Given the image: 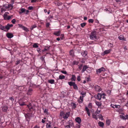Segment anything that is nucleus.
Returning <instances> with one entry per match:
<instances>
[{"label":"nucleus","mask_w":128,"mask_h":128,"mask_svg":"<svg viewBox=\"0 0 128 128\" xmlns=\"http://www.w3.org/2000/svg\"><path fill=\"white\" fill-rule=\"evenodd\" d=\"M96 32L95 31H92L91 33L90 36V39L94 40L96 38L97 36L96 35Z\"/></svg>","instance_id":"1"},{"label":"nucleus","mask_w":128,"mask_h":128,"mask_svg":"<svg viewBox=\"0 0 128 128\" xmlns=\"http://www.w3.org/2000/svg\"><path fill=\"white\" fill-rule=\"evenodd\" d=\"M68 84L70 86H73L74 89L76 90L78 89V86L74 82H68Z\"/></svg>","instance_id":"2"},{"label":"nucleus","mask_w":128,"mask_h":128,"mask_svg":"<svg viewBox=\"0 0 128 128\" xmlns=\"http://www.w3.org/2000/svg\"><path fill=\"white\" fill-rule=\"evenodd\" d=\"M106 70L105 69L104 67H102L96 70V72L97 74H99L100 73L104 72Z\"/></svg>","instance_id":"3"},{"label":"nucleus","mask_w":128,"mask_h":128,"mask_svg":"<svg viewBox=\"0 0 128 128\" xmlns=\"http://www.w3.org/2000/svg\"><path fill=\"white\" fill-rule=\"evenodd\" d=\"M8 5L4 4L3 6H1V12H2L3 11H5L6 9H8Z\"/></svg>","instance_id":"4"},{"label":"nucleus","mask_w":128,"mask_h":128,"mask_svg":"<svg viewBox=\"0 0 128 128\" xmlns=\"http://www.w3.org/2000/svg\"><path fill=\"white\" fill-rule=\"evenodd\" d=\"M68 124H69L65 126V128H70V126H72L73 125V123L72 121H69Z\"/></svg>","instance_id":"5"},{"label":"nucleus","mask_w":128,"mask_h":128,"mask_svg":"<svg viewBox=\"0 0 128 128\" xmlns=\"http://www.w3.org/2000/svg\"><path fill=\"white\" fill-rule=\"evenodd\" d=\"M24 116L26 120L29 121L31 116L30 114L29 113L25 114Z\"/></svg>","instance_id":"6"},{"label":"nucleus","mask_w":128,"mask_h":128,"mask_svg":"<svg viewBox=\"0 0 128 128\" xmlns=\"http://www.w3.org/2000/svg\"><path fill=\"white\" fill-rule=\"evenodd\" d=\"M27 106L30 110L32 109L34 111H35V106H32V105L29 104V105H28Z\"/></svg>","instance_id":"7"},{"label":"nucleus","mask_w":128,"mask_h":128,"mask_svg":"<svg viewBox=\"0 0 128 128\" xmlns=\"http://www.w3.org/2000/svg\"><path fill=\"white\" fill-rule=\"evenodd\" d=\"M100 96V98H98V100H100L101 98H102L103 99H104L105 98V94L104 93H103L102 94H100L98 93V96Z\"/></svg>","instance_id":"8"},{"label":"nucleus","mask_w":128,"mask_h":128,"mask_svg":"<svg viewBox=\"0 0 128 128\" xmlns=\"http://www.w3.org/2000/svg\"><path fill=\"white\" fill-rule=\"evenodd\" d=\"M70 114V112H66L64 116L63 117V118L65 119H67L69 116Z\"/></svg>","instance_id":"9"},{"label":"nucleus","mask_w":128,"mask_h":128,"mask_svg":"<svg viewBox=\"0 0 128 128\" xmlns=\"http://www.w3.org/2000/svg\"><path fill=\"white\" fill-rule=\"evenodd\" d=\"M95 89L96 91L97 92H100L102 90L101 88L98 85L96 86H95Z\"/></svg>","instance_id":"10"},{"label":"nucleus","mask_w":128,"mask_h":128,"mask_svg":"<svg viewBox=\"0 0 128 128\" xmlns=\"http://www.w3.org/2000/svg\"><path fill=\"white\" fill-rule=\"evenodd\" d=\"M0 28L1 30H3L4 31H6V29L7 30H9V28L8 27V26H1Z\"/></svg>","instance_id":"11"},{"label":"nucleus","mask_w":128,"mask_h":128,"mask_svg":"<svg viewBox=\"0 0 128 128\" xmlns=\"http://www.w3.org/2000/svg\"><path fill=\"white\" fill-rule=\"evenodd\" d=\"M18 26L20 27L21 28H22L24 30L26 31H28V29L27 28H26L23 26L22 25L20 24H19Z\"/></svg>","instance_id":"12"},{"label":"nucleus","mask_w":128,"mask_h":128,"mask_svg":"<svg viewBox=\"0 0 128 128\" xmlns=\"http://www.w3.org/2000/svg\"><path fill=\"white\" fill-rule=\"evenodd\" d=\"M75 120L78 124H80L81 122V119L78 117H77L75 119Z\"/></svg>","instance_id":"13"},{"label":"nucleus","mask_w":128,"mask_h":128,"mask_svg":"<svg viewBox=\"0 0 128 128\" xmlns=\"http://www.w3.org/2000/svg\"><path fill=\"white\" fill-rule=\"evenodd\" d=\"M111 51V50L110 49L104 51V52L103 55H105V54H107L109 53Z\"/></svg>","instance_id":"14"},{"label":"nucleus","mask_w":128,"mask_h":128,"mask_svg":"<svg viewBox=\"0 0 128 128\" xmlns=\"http://www.w3.org/2000/svg\"><path fill=\"white\" fill-rule=\"evenodd\" d=\"M32 90L31 89H29L28 90L27 94L29 95H30L32 94Z\"/></svg>","instance_id":"15"},{"label":"nucleus","mask_w":128,"mask_h":128,"mask_svg":"<svg viewBox=\"0 0 128 128\" xmlns=\"http://www.w3.org/2000/svg\"><path fill=\"white\" fill-rule=\"evenodd\" d=\"M7 37L9 38H12L13 36V35L10 33H8L6 35Z\"/></svg>","instance_id":"16"},{"label":"nucleus","mask_w":128,"mask_h":128,"mask_svg":"<svg viewBox=\"0 0 128 128\" xmlns=\"http://www.w3.org/2000/svg\"><path fill=\"white\" fill-rule=\"evenodd\" d=\"M82 55L84 57L86 56L87 54V52L86 51H84L82 52L81 53Z\"/></svg>","instance_id":"17"},{"label":"nucleus","mask_w":128,"mask_h":128,"mask_svg":"<svg viewBox=\"0 0 128 128\" xmlns=\"http://www.w3.org/2000/svg\"><path fill=\"white\" fill-rule=\"evenodd\" d=\"M8 109V107L6 106H4L2 107V110L4 112H6Z\"/></svg>","instance_id":"18"},{"label":"nucleus","mask_w":128,"mask_h":128,"mask_svg":"<svg viewBox=\"0 0 128 128\" xmlns=\"http://www.w3.org/2000/svg\"><path fill=\"white\" fill-rule=\"evenodd\" d=\"M98 125L100 127H104V123L101 122L99 121L98 123Z\"/></svg>","instance_id":"19"},{"label":"nucleus","mask_w":128,"mask_h":128,"mask_svg":"<svg viewBox=\"0 0 128 128\" xmlns=\"http://www.w3.org/2000/svg\"><path fill=\"white\" fill-rule=\"evenodd\" d=\"M26 10L24 8H22L20 9V11L19 12L20 14H21L25 12Z\"/></svg>","instance_id":"20"},{"label":"nucleus","mask_w":128,"mask_h":128,"mask_svg":"<svg viewBox=\"0 0 128 128\" xmlns=\"http://www.w3.org/2000/svg\"><path fill=\"white\" fill-rule=\"evenodd\" d=\"M88 68V67L86 66H84L83 67V69L82 70V72H83L86 70Z\"/></svg>","instance_id":"21"},{"label":"nucleus","mask_w":128,"mask_h":128,"mask_svg":"<svg viewBox=\"0 0 128 128\" xmlns=\"http://www.w3.org/2000/svg\"><path fill=\"white\" fill-rule=\"evenodd\" d=\"M106 122L107 125L109 126L110 124V120L109 119H107L106 121Z\"/></svg>","instance_id":"22"},{"label":"nucleus","mask_w":128,"mask_h":128,"mask_svg":"<svg viewBox=\"0 0 128 128\" xmlns=\"http://www.w3.org/2000/svg\"><path fill=\"white\" fill-rule=\"evenodd\" d=\"M95 103L98 106H101L102 104L100 102H98L96 101L95 102Z\"/></svg>","instance_id":"23"},{"label":"nucleus","mask_w":128,"mask_h":128,"mask_svg":"<svg viewBox=\"0 0 128 128\" xmlns=\"http://www.w3.org/2000/svg\"><path fill=\"white\" fill-rule=\"evenodd\" d=\"M76 79V77L74 75H72V77L71 78V80L72 81H75V80Z\"/></svg>","instance_id":"24"},{"label":"nucleus","mask_w":128,"mask_h":128,"mask_svg":"<svg viewBox=\"0 0 128 128\" xmlns=\"http://www.w3.org/2000/svg\"><path fill=\"white\" fill-rule=\"evenodd\" d=\"M70 54L72 56H74V53L72 50H71L70 51Z\"/></svg>","instance_id":"25"},{"label":"nucleus","mask_w":128,"mask_h":128,"mask_svg":"<svg viewBox=\"0 0 128 128\" xmlns=\"http://www.w3.org/2000/svg\"><path fill=\"white\" fill-rule=\"evenodd\" d=\"M9 14L8 12H6L4 14L3 16L4 19H6V17L8 16L7 15Z\"/></svg>","instance_id":"26"},{"label":"nucleus","mask_w":128,"mask_h":128,"mask_svg":"<svg viewBox=\"0 0 128 128\" xmlns=\"http://www.w3.org/2000/svg\"><path fill=\"white\" fill-rule=\"evenodd\" d=\"M65 78V76L63 75H60L59 77V78L60 79L62 80L64 78Z\"/></svg>","instance_id":"27"},{"label":"nucleus","mask_w":128,"mask_h":128,"mask_svg":"<svg viewBox=\"0 0 128 128\" xmlns=\"http://www.w3.org/2000/svg\"><path fill=\"white\" fill-rule=\"evenodd\" d=\"M98 116L100 119H101L102 120H104V118H103V117L101 114H99L98 115Z\"/></svg>","instance_id":"28"},{"label":"nucleus","mask_w":128,"mask_h":128,"mask_svg":"<svg viewBox=\"0 0 128 128\" xmlns=\"http://www.w3.org/2000/svg\"><path fill=\"white\" fill-rule=\"evenodd\" d=\"M48 82L51 84H53L54 83V80H48Z\"/></svg>","instance_id":"29"},{"label":"nucleus","mask_w":128,"mask_h":128,"mask_svg":"<svg viewBox=\"0 0 128 128\" xmlns=\"http://www.w3.org/2000/svg\"><path fill=\"white\" fill-rule=\"evenodd\" d=\"M8 5V9H10V10L12 9L13 7V6L12 4H10Z\"/></svg>","instance_id":"30"},{"label":"nucleus","mask_w":128,"mask_h":128,"mask_svg":"<svg viewBox=\"0 0 128 128\" xmlns=\"http://www.w3.org/2000/svg\"><path fill=\"white\" fill-rule=\"evenodd\" d=\"M54 34L57 36H58L60 34V31H58L56 32H55L54 33Z\"/></svg>","instance_id":"31"},{"label":"nucleus","mask_w":128,"mask_h":128,"mask_svg":"<svg viewBox=\"0 0 128 128\" xmlns=\"http://www.w3.org/2000/svg\"><path fill=\"white\" fill-rule=\"evenodd\" d=\"M96 114H92L93 118L95 119L96 120H97L98 119V118L97 117V116Z\"/></svg>","instance_id":"32"},{"label":"nucleus","mask_w":128,"mask_h":128,"mask_svg":"<svg viewBox=\"0 0 128 128\" xmlns=\"http://www.w3.org/2000/svg\"><path fill=\"white\" fill-rule=\"evenodd\" d=\"M33 47L34 48H37L38 47V44L34 43L33 45Z\"/></svg>","instance_id":"33"},{"label":"nucleus","mask_w":128,"mask_h":128,"mask_svg":"<svg viewBox=\"0 0 128 128\" xmlns=\"http://www.w3.org/2000/svg\"><path fill=\"white\" fill-rule=\"evenodd\" d=\"M44 113H46L47 115L49 114V113L48 112V110L47 109H45V110L44 111Z\"/></svg>","instance_id":"34"},{"label":"nucleus","mask_w":128,"mask_h":128,"mask_svg":"<svg viewBox=\"0 0 128 128\" xmlns=\"http://www.w3.org/2000/svg\"><path fill=\"white\" fill-rule=\"evenodd\" d=\"M118 38L120 40H124V37L123 36L120 35L118 37Z\"/></svg>","instance_id":"35"},{"label":"nucleus","mask_w":128,"mask_h":128,"mask_svg":"<svg viewBox=\"0 0 128 128\" xmlns=\"http://www.w3.org/2000/svg\"><path fill=\"white\" fill-rule=\"evenodd\" d=\"M49 47L47 46L46 47L44 48V50H45L46 51H48L49 50Z\"/></svg>","instance_id":"36"},{"label":"nucleus","mask_w":128,"mask_h":128,"mask_svg":"<svg viewBox=\"0 0 128 128\" xmlns=\"http://www.w3.org/2000/svg\"><path fill=\"white\" fill-rule=\"evenodd\" d=\"M100 110H97L95 112V114L97 115L98 114H99L100 113Z\"/></svg>","instance_id":"37"},{"label":"nucleus","mask_w":128,"mask_h":128,"mask_svg":"<svg viewBox=\"0 0 128 128\" xmlns=\"http://www.w3.org/2000/svg\"><path fill=\"white\" fill-rule=\"evenodd\" d=\"M65 114V113L63 112H60V115L61 116H64Z\"/></svg>","instance_id":"38"},{"label":"nucleus","mask_w":128,"mask_h":128,"mask_svg":"<svg viewBox=\"0 0 128 128\" xmlns=\"http://www.w3.org/2000/svg\"><path fill=\"white\" fill-rule=\"evenodd\" d=\"M81 26L83 28L86 25V23H83L80 24Z\"/></svg>","instance_id":"39"},{"label":"nucleus","mask_w":128,"mask_h":128,"mask_svg":"<svg viewBox=\"0 0 128 128\" xmlns=\"http://www.w3.org/2000/svg\"><path fill=\"white\" fill-rule=\"evenodd\" d=\"M72 108H74L76 107V104L74 103H72Z\"/></svg>","instance_id":"40"},{"label":"nucleus","mask_w":128,"mask_h":128,"mask_svg":"<svg viewBox=\"0 0 128 128\" xmlns=\"http://www.w3.org/2000/svg\"><path fill=\"white\" fill-rule=\"evenodd\" d=\"M89 23H92L94 22V20L92 19H90L88 20Z\"/></svg>","instance_id":"41"},{"label":"nucleus","mask_w":128,"mask_h":128,"mask_svg":"<svg viewBox=\"0 0 128 128\" xmlns=\"http://www.w3.org/2000/svg\"><path fill=\"white\" fill-rule=\"evenodd\" d=\"M36 25H33L30 28V29L31 30H32L34 28H36Z\"/></svg>","instance_id":"42"},{"label":"nucleus","mask_w":128,"mask_h":128,"mask_svg":"<svg viewBox=\"0 0 128 128\" xmlns=\"http://www.w3.org/2000/svg\"><path fill=\"white\" fill-rule=\"evenodd\" d=\"M6 26H8V27L9 28V29L10 28L12 27L13 26V25L12 24H8Z\"/></svg>","instance_id":"43"},{"label":"nucleus","mask_w":128,"mask_h":128,"mask_svg":"<svg viewBox=\"0 0 128 128\" xmlns=\"http://www.w3.org/2000/svg\"><path fill=\"white\" fill-rule=\"evenodd\" d=\"M83 96H80V100H81L80 101H79L80 102H82V100L83 99Z\"/></svg>","instance_id":"44"},{"label":"nucleus","mask_w":128,"mask_h":128,"mask_svg":"<svg viewBox=\"0 0 128 128\" xmlns=\"http://www.w3.org/2000/svg\"><path fill=\"white\" fill-rule=\"evenodd\" d=\"M10 18V16H8L6 19H4V20H9Z\"/></svg>","instance_id":"45"},{"label":"nucleus","mask_w":128,"mask_h":128,"mask_svg":"<svg viewBox=\"0 0 128 128\" xmlns=\"http://www.w3.org/2000/svg\"><path fill=\"white\" fill-rule=\"evenodd\" d=\"M86 94V92H84L82 91L81 92L80 94L82 96H85Z\"/></svg>","instance_id":"46"},{"label":"nucleus","mask_w":128,"mask_h":128,"mask_svg":"<svg viewBox=\"0 0 128 128\" xmlns=\"http://www.w3.org/2000/svg\"><path fill=\"white\" fill-rule=\"evenodd\" d=\"M19 104L21 106H23L25 104L24 102H22V103H20V102H19Z\"/></svg>","instance_id":"47"},{"label":"nucleus","mask_w":128,"mask_h":128,"mask_svg":"<svg viewBox=\"0 0 128 128\" xmlns=\"http://www.w3.org/2000/svg\"><path fill=\"white\" fill-rule=\"evenodd\" d=\"M47 128H50L51 126L50 124H47L46 125Z\"/></svg>","instance_id":"48"},{"label":"nucleus","mask_w":128,"mask_h":128,"mask_svg":"<svg viewBox=\"0 0 128 128\" xmlns=\"http://www.w3.org/2000/svg\"><path fill=\"white\" fill-rule=\"evenodd\" d=\"M11 22L13 24H15L16 20L15 19H13L12 20Z\"/></svg>","instance_id":"49"},{"label":"nucleus","mask_w":128,"mask_h":128,"mask_svg":"<svg viewBox=\"0 0 128 128\" xmlns=\"http://www.w3.org/2000/svg\"><path fill=\"white\" fill-rule=\"evenodd\" d=\"M61 72L63 74H67V72H66V71H63V70H61Z\"/></svg>","instance_id":"50"},{"label":"nucleus","mask_w":128,"mask_h":128,"mask_svg":"<svg viewBox=\"0 0 128 128\" xmlns=\"http://www.w3.org/2000/svg\"><path fill=\"white\" fill-rule=\"evenodd\" d=\"M28 9L30 10H32L33 9V7L32 6H30L28 8Z\"/></svg>","instance_id":"51"},{"label":"nucleus","mask_w":128,"mask_h":128,"mask_svg":"<svg viewBox=\"0 0 128 128\" xmlns=\"http://www.w3.org/2000/svg\"><path fill=\"white\" fill-rule=\"evenodd\" d=\"M115 108H120V106L119 105H115Z\"/></svg>","instance_id":"52"},{"label":"nucleus","mask_w":128,"mask_h":128,"mask_svg":"<svg viewBox=\"0 0 128 128\" xmlns=\"http://www.w3.org/2000/svg\"><path fill=\"white\" fill-rule=\"evenodd\" d=\"M31 2L32 3L36 2L37 1H38V0H31Z\"/></svg>","instance_id":"53"},{"label":"nucleus","mask_w":128,"mask_h":128,"mask_svg":"<svg viewBox=\"0 0 128 128\" xmlns=\"http://www.w3.org/2000/svg\"><path fill=\"white\" fill-rule=\"evenodd\" d=\"M50 25V24L49 23L47 22L46 24V27H48Z\"/></svg>","instance_id":"54"},{"label":"nucleus","mask_w":128,"mask_h":128,"mask_svg":"<svg viewBox=\"0 0 128 128\" xmlns=\"http://www.w3.org/2000/svg\"><path fill=\"white\" fill-rule=\"evenodd\" d=\"M77 79L78 81H80V76H78Z\"/></svg>","instance_id":"55"},{"label":"nucleus","mask_w":128,"mask_h":128,"mask_svg":"<svg viewBox=\"0 0 128 128\" xmlns=\"http://www.w3.org/2000/svg\"><path fill=\"white\" fill-rule=\"evenodd\" d=\"M10 99L12 102L14 101V99L12 97L10 98Z\"/></svg>","instance_id":"56"},{"label":"nucleus","mask_w":128,"mask_h":128,"mask_svg":"<svg viewBox=\"0 0 128 128\" xmlns=\"http://www.w3.org/2000/svg\"><path fill=\"white\" fill-rule=\"evenodd\" d=\"M115 105H114V104H112L111 105V106L113 108H115Z\"/></svg>","instance_id":"57"},{"label":"nucleus","mask_w":128,"mask_h":128,"mask_svg":"<svg viewBox=\"0 0 128 128\" xmlns=\"http://www.w3.org/2000/svg\"><path fill=\"white\" fill-rule=\"evenodd\" d=\"M87 112V113L88 116H90V112L89 110Z\"/></svg>","instance_id":"58"},{"label":"nucleus","mask_w":128,"mask_h":128,"mask_svg":"<svg viewBox=\"0 0 128 128\" xmlns=\"http://www.w3.org/2000/svg\"><path fill=\"white\" fill-rule=\"evenodd\" d=\"M62 36L60 37L61 39L62 40L63 39V37H64V35L63 34H62L61 35Z\"/></svg>","instance_id":"59"},{"label":"nucleus","mask_w":128,"mask_h":128,"mask_svg":"<svg viewBox=\"0 0 128 128\" xmlns=\"http://www.w3.org/2000/svg\"><path fill=\"white\" fill-rule=\"evenodd\" d=\"M85 109L86 112L89 111V110L88 108L87 107H86L85 108Z\"/></svg>","instance_id":"60"},{"label":"nucleus","mask_w":128,"mask_h":128,"mask_svg":"<svg viewBox=\"0 0 128 128\" xmlns=\"http://www.w3.org/2000/svg\"><path fill=\"white\" fill-rule=\"evenodd\" d=\"M37 51L38 53H40V48H38L37 50Z\"/></svg>","instance_id":"61"},{"label":"nucleus","mask_w":128,"mask_h":128,"mask_svg":"<svg viewBox=\"0 0 128 128\" xmlns=\"http://www.w3.org/2000/svg\"><path fill=\"white\" fill-rule=\"evenodd\" d=\"M82 65H80L79 66L78 68L80 70H81L82 68Z\"/></svg>","instance_id":"62"},{"label":"nucleus","mask_w":128,"mask_h":128,"mask_svg":"<svg viewBox=\"0 0 128 128\" xmlns=\"http://www.w3.org/2000/svg\"><path fill=\"white\" fill-rule=\"evenodd\" d=\"M91 104H92L91 103H90L88 105V107L89 108H91Z\"/></svg>","instance_id":"63"},{"label":"nucleus","mask_w":128,"mask_h":128,"mask_svg":"<svg viewBox=\"0 0 128 128\" xmlns=\"http://www.w3.org/2000/svg\"><path fill=\"white\" fill-rule=\"evenodd\" d=\"M117 128H126L124 126H120L118 127Z\"/></svg>","instance_id":"64"}]
</instances>
